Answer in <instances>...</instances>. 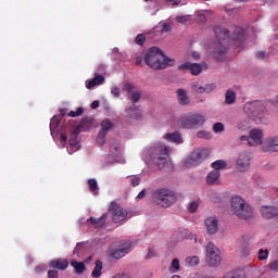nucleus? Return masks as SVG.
<instances>
[{
	"instance_id": "f257e3e1",
	"label": "nucleus",
	"mask_w": 278,
	"mask_h": 278,
	"mask_svg": "<svg viewBox=\"0 0 278 278\" xmlns=\"http://www.w3.org/2000/svg\"><path fill=\"white\" fill-rule=\"evenodd\" d=\"M144 63L154 71H163L175 65V60L166 56L159 47H151L144 55Z\"/></svg>"
},
{
	"instance_id": "f03ea898",
	"label": "nucleus",
	"mask_w": 278,
	"mask_h": 278,
	"mask_svg": "<svg viewBox=\"0 0 278 278\" xmlns=\"http://www.w3.org/2000/svg\"><path fill=\"white\" fill-rule=\"evenodd\" d=\"M213 33H215L216 38L215 47H213V59L216 61H225L228 51L226 43L230 37V31L222 26H215Z\"/></svg>"
},
{
	"instance_id": "7ed1b4c3",
	"label": "nucleus",
	"mask_w": 278,
	"mask_h": 278,
	"mask_svg": "<svg viewBox=\"0 0 278 278\" xmlns=\"http://www.w3.org/2000/svg\"><path fill=\"white\" fill-rule=\"evenodd\" d=\"M149 155L151 156L153 163L157 165L160 169L166 170V167H172V162L168 161L169 149L162 142L154 143L149 149Z\"/></svg>"
},
{
	"instance_id": "20e7f679",
	"label": "nucleus",
	"mask_w": 278,
	"mask_h": 278,
	"mask_svg": "<svg viewBox=\"0 0 278 278\" xmlns=\"http://www.w3.org/2000/svg\"><path fill=\"white\" fill-rule=\"evenodd\" d=\"M231 212L239 218L248 220L253 217V210L247 201L239 197H232L230 201Z\"/></svg>"
},
{
	"instance_id": "39448f33",
	"label": "nucleus",
	"mask_w": 278,
	"mask_h": 278,
	"mask_svg": "<svg viewBox=\"0 0 278 278\" xmlns=\"http://www.w3.org/2000/svg\"><path fill=\"white\" fill-rule=\"evenodd\" d=\"M152 199L156 205L168 208L176 203L177 195L173 190L162 188L153 192Z\"/></svg>"
},
{
	"instance_id": "423d86ee",
	"label": "nucleus",
	"mask_w": 278,
	"mask_h": 278,
	"mask_svg": "<svg viewBox=\"0 0 278 278\" xmlns=\"http://www.w3.org/2000/svg\"><path fill=\"white\" fill-rule=\"evenodd\" d=\"M205 124V117L198 113H189L178 121V125L184 129H195Z\"/></svg>"
},
{
	"instance_id": "0eeeda50",
	"label": "nucleus",
	"mask_w": 278,
	"mask_h": 278,
	"mask_svg": "<svg viewBox=\"0 0 278 278\" xmlns=\"http://www.w3.org/2000/svg\"><path fill=\"white\" fill-rule=\"evenodd\" d=\"M268 102L266 100H254L253 102H245L243 112L252 117H262L267 113Z\"/></svg>"
},
{
	"instance_id": "6e6552de",
	"label": "nucleus",
	"mask_w": 278,
	"mask_h": 278,
	"mask_svg": "<svg viewBox=\"0 0 278 278\" xmlns=\"http://www.w3.org/2000/svg\"><path fill=\"white\" fill-rule=\"evenodd\" d=\"M222 256L219 255L218 248L213 243L206 244V263L211 267H217L220 265Z\"/></svg>"
},
{
	"instance_id": "1a4fd4ad",
	"label": "nucleus",
	"mask_w": 278,
	"mask_h": 278,
	"mask_svg": "<svg viewBox=\"0 0 278 278\" xmlns=\"http://www.w3.org/2000/svg\"><path fill=\"white\" fill-rule=\"evenodd\" d=\"M208 156V151L206 149H200V150H194L187 161L185 162V165L187 167L191 166H198L201 164L206 157Z\"/></svg>"
},
{
	"instance_id": "9d476101",
	"label": "nucleus",
	"mask_w": 278,
	"mask_h": 278,
	"mask_svg": "<svg viewBox=\"0 0 278 278\" xmlns=\"http://www.w3.org/2000/svg\"><path fill=\"white\" fill-rule=\"evenodd\" d=\"M110 212L112 213L113 222L115 224L122 223L127 219V211L121 208V205H118L117 203L111 204Z\"/></svg>"
},
{
	"instance_id": "9b49d317",
	"label": "nucleus",
	"mask_w": 278,
	"mask_h": 278,
	"mask_svg": "<svg viewBox=\"0 0 278 278\" xmlns=\"http://www.w3.org/2000/svg\"><path fill=\"white\" fill-rule=\"evenodd\" d=\"M121 245L122 248L115 249L111 253L112 257L115 260H121L131 252V241H122Z\"/></svg>"
},
{
	"instance_id": "f8f14e48",
	"label": "nucleus",
	"mask_w": 278,
	"mask_h": 278,
	"mask_svg": "<svg viewBox=\"0 0 278 278\" xmlns=\"http://www.w3.org/2000/svg\"><path fill=\"white\" fill-rule=\"evenodd\" d=\"M93 123L90 117H85L80 121L79 125L73 130L71 137L77 139L81 131H87L92 127Z\"/></svg>"
},
{
	"instance_id": "ddd939ff",
	"label": "nucleus",
	"mask_w": 278,
	"mask_h": 278,
	"mask_svg": "<svg viewBox=\"0 0 278 278\" xmlns=\"http://www.w3.org/2000/svg\"><path fill=\"white\" fill-rule=\"evenodd\" d=\"M260 213L264 219L278 220V207L264 205V206H261Z\"/></svg>"
},
{
	"instance_id": "4468645a",
	"label": "nucleus",
	"mask_w": 278,
	"mask_h": 278,
	"mask_svg": "<svg viewBox=\"0 0 278 278\" xmlns=\"http://www.w3.org/2000/svg\"><path fill=\"white\" fill-rule=\"evenodd\" d=\"M264 132L261 129H252L249 136V146L255 147L263 143Z\"/></svg>"
},
{
	"instance_id": "2eb2a0df",
	"label": "nucleus",
	"mask_w": 278,
	"mask_h": 278,
	"mask_svg": "<svg viewBox=\"0 0 278 278\" xmlns=\"http://www.w3.org/2000/svg\"><path fill=\"white\" fill-rule=\"evenodd\" d=\"M251 164V156L248 153H241L239 154V157L237 160V169L239 172H245L249 169Z\"/></svg>"
},
{
	"instance_id": "dca6fc26",
	"label": "nucleus",
	"mask_w": 278,
	"mask_h": 278,
	"mask_svg": "<svg viewBox=\"0 0 278 278\" xmlns=\"http://www.w3.org/2000/svg\"><path fill=\"white\" fill-rule=\"evenodd\" d=\"M106 220H108V214H102L100 217H89L87 219V223L89 226H92L96 229H100L103 228L106 225Z\"/></svg>"
},
{
	"instance_id": "f3484780",
	"label": "nucleus",
	"mask_w": 278,
	"mask_h": 278,
	"mask_svg": "<svg viewBox=\"0 0 278 278\" xmlns=\"http://www.w3.org/2000/svg\"><path fill=\"white\" fill-rule=\"evenodd\" d=\"M206 225V232L208 235H215L218 231V219L216 217H208L204 222Z\"/></svg>"
},
{
	"instance_id": "a211bd4d",
	"label": "nucleus",
	"mask_w": 278,
	"mask_h": 278,
	"mask_svg": "<svg viewBox=\"0 0 278 278\" xmlns=\"http://www.w3.org/2000/svg\"><path fill=\"white\" fill-rule=\"evenodd\" d=\"M176 94H177V100H178L180 105L187 106V105L190 104V98H189L186 89L178 88L176 90Z\"/></svg>"
},
{
	"instance_id": "6ab92c4d",
	"label": "nucleus",
	"mask_w": 278,
	"mask_h": 278,
	"mask_svg": "<svg viewBox=\"0 0 278 278\" xmlns=\"http://www.w3.org/2000/svg\"><path fill=\"white\" fill-rule=\"evenodd\" d=\"M70 263L66 258H55L54 261H50V268L58 270H66Z\"/></svg>"
},
{
	"instance_id": "aec40b11",
	"label": "nucleus",
	"mask_w": 278,
	"mask_h": 278,
	"mask_svg": "<svg viewBox=\"0 0 278 278\" xmlns=\"http://www.w3.org/2000/svg\"><path fill=\"white\" fill-rule=\"evenodd\" d=\"M232 40L242 45L245 40V30L242 27H236L232 33Z\"/></svg>"
},
{
	"instance_id": "412c9836",
	"label": "nucleus",
	"mask_w": 278,
	"mask_h": 278,
	"mask_svg": "<svg viewBox=\"0 0 278 278\" xmlns=\"http://www.w3.org/2000/svg\"><path fill=\"white\" fill-rule=\"evenodd\" d=\"M220 177V172L218 170H211V173H208V175H206V184H208V186H215L216 184H218V179Z\"/></svg>"
},
{
	"instance_id": "4be33fe9",
	"label": "nucleus",
	"mask_w": 278,
	"mask_h": 278,
	"mask_svg": "<svg viewBox=\"0 0 278 278\" xmlns=\"http://www.w3.org/2000/svg\"><path fill=\"white\" fill-rule=\"evenodd\" d=\"M104 81H105V77L103 75H97L86 84V88L92 89L96 86L102 85Z\"/></svg>"
},
{
	"instance_id": "5701e85b",
	"label": "nucleus",
	"mask_w": 278,
	"mask_h": 278,
	"mask_svg": "<svg viewBox=\"0 0 278 278\" xmlns=\"http://www.w3.org/2000/svg\"><path fill=\"white\" fill-rule=\"evenodd\" d=\"M236 101H237V93H236V91H233L231 89L226 90V92H225V100H224L225 104L226 105H232V104L236 103Z\"/></svg>"
},
{
	"instance_id": "b1692460",
	"label": "nucleus",
	"mask_w": 278,
	"mask_h": 278,
	"mask_svg": "<svg viewBox=\"0 0 278 278\" xmlns=\"http://www.w3.org/2000/svg\"><path fill=\"white\" fill-rule=\"evenodd\" d=\"M126 119L127 122H131L134 119L138 118V112H137V106L136 104H132L128 110H126Z\"/></svg>"
},
{
	"instance_id": "393cba45",
	"label": "nucleus",
	"mask_w": 278,
	"mask_h": 278,
	"mask_svg": "<svg viewBox=\"0 0 278 278\" xmlns=\"http://www.w3.org/2000/svg\"><path fill=\"white\" fill-rule=\"evenodd\" d=\"M164 138L169 141V142H175V143H181L182 142V138H181V135L176 131V132H173V134H166L164 136Z\"/></svg>"
},
{
	"instance_id": "a878e982",
	"label": "nucleus",
	"mask_w": 278,
	"mask_h": 278,
	"mask_svg": "<svg viewBox=\"0 0 278 278\" xmlns=\"http://www.w3.org/2000/svg\"><path fill=\"white\" fill-rule=\"evenodd\" d=\"M103 263L102 261H96L94 269L91 271L93 278H100L102 276Z\"/></svg>"
},
{
	"instance_id": "bb28decb",
	"label": "nucleus",
	"mask_w": 278,
	"mask_h": 278,
	"mask_svg": "<svg viewBox=\"0 0 278 278\" xmlns=\"http://www.w3.org/2000/svg\"><path fill=\"white\" fill-rule=\"evenodd\" d=\"M265 151H268V152L278 151V137H275L268 140Z\"/></svg>"
},
{
	"instance_id": "cd10ccee",
	"label": "nucleus",
	"mask_w": 278,
	"mask_h": 278,
	"mask_svg": "<svg viewBox=\"0 0 278 278\" xmlns=\"http://www.w3.org/2000/svg\"><path fill=\"white\" fill-rule=\"evenodd\" d=\"M71 266L74 267L75 274L80 275L86 270L85 263H78V261H71Z\"/></svg>"
},
{
	"instance_id": "c85d7f7f",
	"label": "nucleus",
	"mask_w": 278,
	"mask_h": 278,
	"mask_svg": "<svg viewBox=\"0 0 278 278\" xmlns=\"http://www.w3.org/2000/svg\"><path fill=\"white\" fill-rule=\"evenodd\" d=\"M113 123L110 119H104L101 123V134H104L105 136H108L109 131L113 128Z\"/></svg>"
},
{
	"instance_id": "c756f323",
	"label": "nucleus",
	"mask_w": 278,
	"mask_h": 278,
	"mask_svg": "<svg viewBox=\"0 0 278 278\" xmlns=\"http://www.w3.org/2000/svg\"><path fill=\"white\" fill-rule=\"evenodd\" d=\"M61 119L60 116H54L50 121V132L53 135V132L56 131L58 127L60 126Z\"/></svg>"
},
{
	"instance_id": "7c9ffc66",
	"label": "nucleus",
	"mask_w": 278,
	"mask_h": 278,
	"mask_svg": "<svg viewBox=\"0 0 278 278\" xmlns=\"http://www.w3.org/2000/svg\"><path fill=\"white\" fill-rule=\"evenodd\" d=\"M227 166V163L223 160H218L213 162V164H211V167H213V170H217L219 172L220 169H224Z\"/></svg>"
},
{
	"instance_id": "2f4dec72",
	"label": "nucleus",
	"mask_w": 278,
	"mask_h": 278,
	"mask_svg": "<svg viewBox=\"0 0 278 278\" xmlns=\"http://www.w3.org/2000/svg\"><path fill=\"white\" fill-rule=\"evenodd\" d=\"M191 89L200 94H203L206 91L205 87L200 85L199 81H193L191 85Z\"/></svg>"
},
{
	"instance_id": "473e14b6",
	"label": "nucleus",
	"mask_w": 278,
	"mask_h": 278,
	"mask_svg": "<svg viewBox=\"0 0 278 278\" xmlns=\"http://www.w3.org/2000/svg\"><path fill=\"white\" fill-rule=\"evenodd\" d=\"M190 71H191L193 76H198L202 72V66L199 63H191Z\"/></svg>"
},
{
	"instance_id": "72a5a7b5",
	"label": "nucleus",
	"mask_w": 278,
	"mask_h": 278,
	"mask_svg": "<svg viewBox=\"0 0 278 278\" xmlns=\"http://www.w3.org/2000/svg\"><path fill=\"white\" fill-rule=\"evenodd\" d=\"M88 186L91 193H94L97 190H99L98 181L94 178L88 180Z\"/></svg>"
},
{
	"instance_id": "f704fd0d",
	"label": "nucleus",
	"mask_w": 278,
	"mask_h": 278,
	"mask_svg": "<svg viewBox=\"0 0 278 278\" xmlns=\"http://www.w3.org/2000/svg\"><path fill=\"white\" fill-rule=\"evenodd\" d=\"M269 256V250L268 249H260L258 250V254H257V258L260 261H266Z\"/></svg>"
},
{
	"instance_id": "c9c22d12",
	"label": "nucleus",
	"mask_w": 278,
	"mask_h": 278,
	"mask_svg": "<svg viewBox=\"0 0 278 278\" xmlns=\"http://www.w3.org/2000/svg\"><path fill=\"white\" fill-rule=\"evenodd\" d=\"M186 261L190 266H198L200 264V258L197 255L188 256Z\"/></svg>"
},
{
	"instance_id": "e433bc0d",
	"label": "nucleus",
	"mask_w": 278,
	"mask_h": 278,
	"mask_svg": "<svg viewBox=\"0 0 278 278\" xmlns=\"http://www.w3.org/2000/svg\"><path fill=\"white\" fill-rule=\"evenodd\" d=\"M127 179H128L129 184L132 185L134 188H136V186H139V184H140V178L137 175L128 176Z\"/></svg>"
},
{
	"instance_id": "4c0bfd02",
	"label": "nucleus",
	"mask_w": 278,
	"mask_h": 278,
	"mask_svg": "<svg viewBox=\"0 0 278 278\" xmlns=\"http://www.w3.org/2000/svg\"><path fill=\"white\" fill-rule=\"evenodd\" d=\"M223 278H244L242 271H229Z\"/></svg>"
},
{
	"instance_id": "58836bf2",
	"label": "nucleus",
	"mask_w": 278,
	"mask_h": 278,
	"mask_svg": "<svg viewBox=\"0 0 278 278\" xmlns=\"http://www.w3.org/2000/svg\"><path fill=\"white\" fill-rule=\"evenodd\" d=\"M83 114H84L83 106H78V109L75 112L74 111L68 112L67 116L76 117V116H81Z\"/></svg>"
},
{
	"instance_id": "ea45409f",
	"label": "nucleus",
	"mask_w": 278,
	"mask_h": 278,
	"mask_svg": "<svg viewBox=\"0 0 278 278\" xmlns=\"http://www.w3.org/2000/svg\"><path fill=\"white\" fill-rule=\"evenodd\" d=\"M200 139H206L210 140L212 139V134L205 130L199 131L197 135Z\"/></svg>"
},
{
	"instance_id": "a19ab883",
	"label": "nucleus",
	"mask_w": 278,
	"mask_h": 278,
	"mask_svg": "<svg viewBox=\"0 0 278 278\" xmlns=\"http://www.w3.org/2000/svg\"><path fill=\"white\" fill-rule=\"evenodd\" d=\"M144 41H146V36L143 34L137 35L135 39L136 45H138L139 47H142L144 45Z\"/></svg>"
},
{
	"instance_id": "79ce46f5",
	"label": "nucleus",
	"mask_w": 278,
	"mask_h": 278,
	"mask_svg": "<svg viewBox=\"0 0 278 278\" xmlns=\"http://www.w3.org/2000/svg\"><path fill=\"white\" fill-rule=\"evenodd\" d=\"M225 130V125L222 123H215V125H213V131H215V134L222 132Z\"/></svg>"
},
{
	"instance_id": "37998d69",
	"label": "nucleus",
	"mask_w": 278,
	"mask_h": 278,
	"mask_svg": "<svg viewBox=\"0 0 278 278\" xmlns=\"http://www.w3.org/2000/svg\"><path fill=\"white\" fill-rule=\"evenodd\" d=\"M198 208H199V202H198V201H193V202H191V203L189 204V212H190L191 214L197 213Z\"/></svg>"
},
{
	"instance_id": "c03bdc74",
	"label": "nucleus",
	"mask_w": 278,
	"mask_h": 278,
	"mask_svg": "<svg viewBox=\"0 0 278 278\" xmlns=\"http://www.w3.org/2000/svg\"><path fill=\"white\" fill-rule=\"evenodd\" d=\"M105 139H106V135H104L103 132H99V135L97 137V143L99 146H103V144H105Z\"/></svg>"
},
{
	"instance_id": "a18cd8bd",
	"label": "nucleus",
	"mask_w": 278,
	"mask_h": 278,
	"mask_svg": "<svg viewBox=\"0 0 278 278\" xmlns=\"http://www.w3.org/2000/svg\"><path fill=\"white\" fill-rule=\"evenodd\" d=\"M197 21H198V23H202V25H204V23H206V21H207L206 15L204 13L198 12Z\"/></svg>"
},
{
	"instance_id": "49530a36",
	"label": "nucleus",
	"mask_w": 278,
	"mask_h": 278,
	"mask_svg": "<svg viewBox=\"0 0 278 278\" xmlns=\"http://www.w3.org/2000/svg\"><path fill=\"white\" fill-rule=\"evenodd\" d=\"M134 84L131 83H125L123 90L127 91L128 93H131L134 91Z\"/></svg>"
},
{
	"instance_id": "de8ad7c7",
	"label": "nucleus",
	"mask_w": 278,
	"mask_h": 278,
	"mask_svg": "<svg viewBox=\"0 0 278 278\" xmlns=\"http://www.w3.org/2000/svg\"><path fill=\"white\" fill-rule=\"evenodd\" d=\"M190 68H191V63L190 62H186V63L180 64L178 66L179 71H190Z\"/></svg>"
},
{
	"instance_id": "09e8293b",
	"label": "nucleus",
	"mask_w": 278,
	"mask_h": 278,
	"mask_svg": "<svg viewBox=\"0 0 278 278\" xmlns=\"http://www.w3.org/2000/svg\"><path fill=\"white\" fill-rule=\"evenodd\" d=\"M140 98H141V96H140L139 91H134L131 93V101L134 103H137L140 100Z\"/></svg>"
},
{
	"instance_id": "8fccbe9b",
	"label": "nucleus",
	"mask_w": 278,
	"mask_h": 278,
	"mask_svg": "<svg viewBox=\"0 0 278 278\" xmlns=\"http://www.w3.org/2000/svg\"><path fill=\"white\" fill-rule=\"evenodd\" d=\"M268 268L271 271H278V261H273L271 263H269Z\"/></svg>"
},
{
	"instance_id": "3c124183",
	"label": "nucleus",
	"mask_w": 278,
	"mask_h": 278,
	"mask_svg": "<svg viewBox=\"0 0 278 278\" xmlns=\"http://www.w3.org/2000/svg\"><path fill=\"white\" fill-rule=\"evenodd\" d=\"M48 278H59V271L56 269H50L48 271Z\"/></svg>"
},
{
	"instance_id": "603ef678",
	"label": "nucleus",
	"mask_w": 278,
	"mask_h": 278,
	"mask_svg": "<svg viewBox=\"0 0 278 278\" xmlns=\"http://www.w3.org/2000/svg\"><path fill=\"white\" fill-rule=\"evenodd\" d=\"M68 142H70V147L72 148V150L77 151V150L79 149V146H78V143L76 142V140L70 139Z\"/></svg>"
},
{
	"instance_id": "864d4df0",
	"label": "nucleus",
	"mask_w": 278,
	"mask_h": 278,
	"mask_svg": "<svg viewBox=\"0 0 278 278\" xmlns=\"http://www.w3.org/2000/svg\"><path fill=\"white\" fill-rule=\"evenodd\" d=\"M162 34H167L170 31V25L167 23H164L161 29Z\"/></svg>"
},
{
	"instance_id": "5fc2aeb1",
	"label": "nucleus",
	"mask_w": 278,
	"mask_h": 278,
	"mask_svg": "<svg viewBox=\"0 0 278 278\" xmlns=\"http://www.w3.org/2000/svg\"><path fill=\"white\" fill-rule=\"evenodd\" d=\"M172 267L175 269V273L177 270H179V261H178V258H174V261L172 262Z\"/></svg>"
},
{
	"instance_id": "6e6d98bb",
	"label": "nucleus",
	"mask_w": 278,
	"mask_h": 278,
	"mask_svg": "<svg viewBox=\"0 0 278 278\" xmlns=\"http://www.w3.org/2000/svg\"><path fill=\"white\" fill-rule=\"evenodd\" d=\"M155 249L152 247V248H149V253L147 254V258H152L155 256Z\"/></svg>"
},
{
	"instance_id": "4d7b16f0",
	"label": "nucleus",
	"mask_w": 278,
	"mask_h": 278,
	"mask_svg": "<svg viewBox=\"0 0 278 278\" xmlns=\"http://www.w3.org/2000/svg\"><path fill=\"white\" fill-rule=\"evenodd\" d=\"M111 92L115 97H121V88H118V87H113Z\"/></svg>"
},
{
	"instance_id": "13d9d810",
	"label": "nucleus",
	"mask_w": 278,
	"mask_h": 278,
	"mask_svg": "<svg viewBox=\"0 0 278 278\" xmlns=\"http://www.w3.org/2000/svg\"><path fill=\"white\" fill-rule=\"evenodd\" d=\"M204 89H206V90H204V92L210 93V92L214 91V85L207 84L206 86H204Z\"/></svg>"
},
{
	"instance_id": "bf43d9fd",
	"label": "nucleus",
	"mask_w": 278,
	"mask_h": 278,
	"mask_svg": "<svg viewBox=\"0 0 278 278\" xmlns=\"http://www.w3.org/2000/svg\"><path fill=\"white\" fill-rule=\"evenodd\" d=\"M266 56V53L264 51H260L255 54V58L258 60H264Z\"/></svg>"
},
{
	"instance_id": "052dcab7",
	"label": "nucleus",
	"mask_w": 278,
	"mask_h": 278,
	"mask_svg": "<svg viewBox=\"0 0 278 278\" xmlns=\"http://www.w3.org/2000/svg\"><path fill=\"white\" fill-rule=\"evenodd\" d=\"M60 141L62 144L67 142V136L65 134H60Z\"/></svg>"
},
{
	"instance_id": "680f3d73",
	"label": "nucleus",
	"mask_w": 278,
	"mask_h": 278,
	"mask_svg": "<svg viewBox=\"0 0 278 278\" xmlns=\"http://www.w3.org/2000/svg\"><path fill=\"white\" fill-rule=\"evenodd\" d=\"M100 106V101L99 100H93L91 103V109L97 110Z\"/></svg>"
},
{
	"instance_id": "e2e57ef3",
	"label": "nucleus",
	"mask_w": 278,
	"mask_h": 278,
	"mask_svg": "<svg viewBox=\"0 0 278 278\" xmlns=\"http://www.w3.org/2000/svg\"><path fill=\"white\" fill-rule=\"evenodd\" d=\"M146 197V189L141 190L139 194L137 195V200H142Z\"/></svg>"
},
{
	"instance_id": "0e129e2a",
	"label": "nucleus",
	"mask_w": 278,
	"mask_h": 278,
	"mask_svg": "<svg viewBox=\"0 0 278 278\" xmlns=\"http://www.w3.org/2000/svg\"><path fill=\"white\" fill-rule=\"evenodd\" d=\"M167 2H169L173 5H178L181 3V0H166Z\"/></svg>"
},
{
	"instance_id": "69168bd1",
	"label": "nucleus",
	"mask_w": 278,
	"mask_h": 278,
	"mask_svg": "<svg viewBox=\"0 0 278 278\" xmlns=\"http://www.w3.org/2000/svg\"><path fill=\"white\" fill-rule=\"evenodd\" d=\"M240 140L241 141H248V144H250V137L249 136H241Z\"/></svg>"
},
{
	"instance_id": "338daca9",
	"label": "nucleus",
	"mask_w": 278,
	"mask_h": 278,
	"mask_svg": "<svg viewBox=\"0 0 278 278\" xmlns=\"http://www.w3.org/2000/svg\"><path fill=\"white\" fill-rule=\"evenodd\" d=\"M142 63V58L141 56H137L136 58V65L139 66Z\"/></svg>"
},
{
	"instance_id": "774afa93",
	"label": "nucleus",
	"mask_w": 278,
	"mask_h": 278,
	"mask_svg": "<svg viewBox=\"0 0 278 278\" xmlns=\"http://www.w3.org/2000/svg\"><path fill=\"white\" fill-rule=\"evenodd\" d=\"M43 270V267H41L40 265H37V267H35V271L37 273H42Z\"/></svg>"
}]
</instances>
